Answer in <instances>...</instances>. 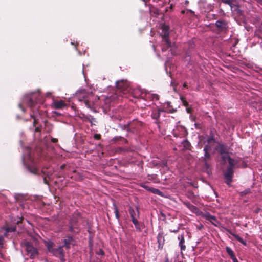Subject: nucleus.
Masks as SVG:
<instances>
[{"mask_svg": "<svg viewBox=\"0 0 262 262\" xmlns=\"http://www.w3.org/2000/svg\"><path fill=\"white\" fill-rule=\"evenodd\" d=\"M83 102L87 107L90 108H93L94 106V103L93 102L87 99L84 100Z\"/></svg>", "mask_w": 262, "mask_h": 262, "instance_id": "obj_26", "label": "nucleus"}, {"mask_svg": "<svg viewBox=\"0 0 262 262\" xmlns=\"http://www.w3.org/2000/svg\"><path fill=\"white\" fill-rule=\"evenodd\" d=\"M233 236L239 242H240L241 243H242L244 245H246V242L245 241H244L242 237L239 236L238 235H237V234H233Z\"/></svg>", "mask_w": 262, "mask_h": 262, "instance_id": "obj_27", "label": "nucleus"}, {"mask_svg": "<svg viewBox=\"0 0 262 262\" xmlns=\"http://www.w3.org/2000/svg\"><path fill=\"white\" fill-rule=\"evenodd\" d=\"M201 216L208 221H209L212 225L215 226H217V224H219V222L217 220L216 217L211 215L209 212H201Z\"/></svg>", "mask_w": 262, "mask_h": 262, "instance_id": "obj_9", "label": "nucleus"}, {"mask_svg": "<svg viewBox=\"0 0 262 262\" xmlns=\"http://www.w3.org/2000/svg\"><path fill=\"white\" fill-rule=\"evenodd\" d=\"M164 112V110L161 108H159L157 110H155L152 111L151 113V117L156 120V121H158L160 115H161V112Z\"/></svg>", "mask_w": 262, "mask_h": 262, "instance_id": "obj_15", "label": "nucleus"}, {"mask_svg": "<svg viewBox=\"0 0 262 262\" xmlns=\"http://www.w3.org/2000/svg\"><path fill=\"white\" fill-rule=\"evenodd\" d=\"M258 3L262 5V0H256Z\"/></svg>", "mask_w": 262, "mask_h": 262, "instance_id": "obj_59", "label": "nucleus"}, {"mask_svg": "<svg viewBox=\"0 0 262 262\" xmlns=\"http://www.w3.org/2000/svg\"><path fill=\"white\" fill-rule=\"evenodd\" d=\"M180 99L182 101L184 106H185L186 107H187L188 106L189 104H188V102L186 101L185 97H184L183 96H181Z\"/></svg>", "mask_w": 262, "mask_h": 262, "instance_id": "obj_34", "label": "nucleus"}, {"mask_svg": "<svg viewBox=\"0 0 262 262\" xmlns=\"http://www.w3.org/2000/svg\"><path fill=\"white\" fill-rule=\"evenodd\" d=\"M151 192H152L154 194L162 195V192L158 189L152 188V189H151Z\"/></svg>", "mask_w": 262, "mask_h": 262, "instance_id": "obj_32", "label": "nucleus"}, {"mask_svg": "<svg viewBox=\"0 0 262 262\" xmlns=\"http://www.w3.org/2000/svg\"><path fill=\"white\" fill-rule=\"evenodd\" d=\"M51 141H52V142H53L54 143H56L58 142V139L56 138H52Z\"/></svg>", "mask_w": 262, "mask_h": 262, "instance_id": "obj_47", "label": "nucleus"}, {"mask_svg": "<svg viewBox=\"0 0 262 262\" xmlns=\"http://www.w3.org/2000/svg\"><path fill=\"white\" fill-rule=\"evenodd\" d=\"M226 251L227 253L228 254V255L230 256L232 260L236 257L233 251L229 247L227 246L226 247Z\"/></svg>", "mask_w": 262, "mask_h": 262, "instance_id": "obj_21", "label": "nucleus"}, {"mask_svg": "<svg viewBox=\"0 0 262 262\" xmlns=\"http://www.w3.org/2000/svg\"><path fill=\"white\" fill-rule=\"evenodd\" d=\"M82 222V217L78 212H74L70 221L69 231L71 232H78L75 229H78L81 223Z\"/></svg>", "mask_w": 262, "mask_h": 262, "instance_id": "obj_3", "label": "nucleus"}, {"mask_svg": "<svg viewBox=\"0 0 262 262\" xmlns=\"http://www.w3.org/2000/svg\"><path fill=\"white\" fill-rule=\"evenodd\" d=\"M207 144H211L215 142V139L213 137H210L207 140Z\"/></svg>", "mask_w": 262, "mask_h": 262, "instance_id": "obj_35", "label": "nucleus"}, {"mask_svg": "<svg viewBox=\"0 0 262 262\" xmlns=\"http://www.w3.org/2000/svg\"><path fill=\"white\" fill-rule=\"evenodd\" d=\"M211 159V155L209 152H204V156L201 158V161L204 164L203 169L208 174L211 173L210 164L209 162Z\"/></svg>", "mask_w": 262, "mask_h": 262, "instance_id": "obj_5", "label": "nucleus"}, {"mask_svg": "<svg viewBox=\"0 0 262 262\" xmlns=\"http://www.w3.org/2000/svg\"><path fill=\"white\" fill-rule=\"evenodd\" d=\"M215 149L220 155H224L229 154L230 147L226 144L220 143Z\"/></svg>", "mask_w": 262, "mask_h": 262, "instance_id": "obj_11", "label": "nucleus"}, {"mask_svg": "<svg viewBox=\"0 0 262 262\" xmlns=\"http://www.w3.org/2000/svg\"><path fill=\"white\" fill-rule=\"evenodd\" d=\"M4 238L3 236H0V246H2L4 244Z\"/></svg>", "mask_w": 262, "mask_h": 262, "instance_id": "obj_45", "label": "nucleus"}, {"mask_svg": "<svg viewBox=\"0 0 262 262\" xmlns=\"http://www.w3.org/2000/svg\"><path fill=\"white\" fill-rule=\"evenodd\" d=\"M73 240V238L71 236H68L67 238L63 241L64 245L67 249L70 248V244L71 241Z\"/></svg>", "mask_w": 262, "mask_h": 262, "instance_id": "obj_20", "label": "nucleus"}, {"mask_svg": "<svg viewBox=\"0 0 262 262\" xmlns=\"http://www.w3.org/2000/svg\"><path fill=\"white\" fill-rule=\"evenodd\" d=\"M43 182L45 184H47V185H49V182L48 181V180H47V178L46 177H45L43 178Z\"/></svg>", "mask_w": 262, "mask_h": 262, "instance_id": "obj_49", "label": "nucleus"}, {"mask_svg": "<svg viewBox=\"0 0 262 262\" xmlns=\"http://www.w3.org/2000/svg\"><path fill=\"white\" fill-rule=\"evenodd\" d=\"M85 119L91 123V125H95L94 122H96V119L93 116L89 115V116L85 117Z\"/></svg>", "mask_w": 262, "mask_h": 262, "instance_id": "obj_28", "label": "nucleus"}, {"mask_svg": "<svg viewBox=\"0 0 262 262\" xmlns=\"http://www.w3.org/2000/svg\"><path fill=\"white\" fill-rule=\"evenodd\" d=\"M225 230H226V231L228 233H229L230 234L232 235V236H233V234H234V233H233L232 232V231H231L230 229H227V228H225Z\"/></svg>", "mask_w": 262, "mask_h": 262, "instance_id": "obj_48", "label": "nucleus"}, {"mask_svg": "<svg viewBox=\"0 0 262 262\" xmlns=\"http://www.w3.org/2000/svg\"><path fill=\"white\" fill-rule=\"evenodd\" d=\"M28 170L29 171L34 174H38V169L34 166H29Z\"/></svg>", "mask_w": 262, "mask_h": 262, "instance_id": "obj_23", "label": "nucleus"}, {"mask_svg": "<svg viewBox=\"0 0 262 262\" xmlns=\"http://www.w3.org/2000/svg\"><path fill=\"white\" fill-rule=\"evenodd\" d=\"M162 33L161 37L162 38L163 42H165L167 46H171V42L169 38V27L168 25L163 24L161 26Z\"/></svg>", "mask_w": 262, "mask_h": 262, "instance_id": "obj_6", "label": "nucleus"}, {"mask_svg": "<svg viewBox=\"0 0 262 262\" xmlns=\"http://www.w3.org/2000/svg\"><path fill=\"white\" fill-rule=\"evenodd\" d=\"M215 25L216 27L220 31H225L228 27L227 22L224 20H218L216 21Z\"/></svg>", "mask_w": 262, "mask_h": 262, "instance_id": "obj_12", "label": "nucleus"}, {"mask_svg": "<svg viewBox=\"0 0 262 262\" xmlns=\"http://www.w3.org/2000/svg\"><path fill=\"white\" fill-rule=\"evenodd\" d=\"M186 111L188 113H191L192 112V108L188 107L186 108Z\"/></svg>", "mask_w": 262, "mask_h": 262, "instance_id": "obj_54", "label": "nucleus"}, {"mask_svg": "<svg viewBox=\"0 0 262 262\" xmlns=\"http://www.w3.org/2000/svg\"><path fill=\"white\" fill-rule=\"evenodd\" d=\"M143 187L145 189H146V190H148V191L151 192V189H152V187H149V186H148L147 185H144V186H143Z\"/></svg>", "mask_w": 262, "mask_h": 262, "instance_id": "obj_44", "label": "nucleus"}, {"mask_svg": "<svg viewBox=\"0 0 262 262\" xmlns=\"http://www.w3.org/2000/svg\"><path fill=\"white\" fill-rule=\"evenodd\" d=\"M221 155V160L223 164H225L226 163L227 160L228 161V160L231 158L229 156V154H226L224 155Z\"/></svg>", "mask_w": 262, "mask_h": 262, "instance_id": "obj_25", "label": "nucleus"}, {"mask_svg": "<svg viewBox=\"0 0 262 262\" xmlns=\"http://www.w3.org/2000/svg\"><path fill=\"white\" fill-rule=\"evenodd\" d=\"M18 107L23 111V112H25V108L21 104H18Z\"/></svg>", "mask_w": 262, "mask_h": 262, "instance_id": "obj_52", "label": "nucleus"}, {"mask_svg": "<svg viewBox=\"0 0 262 262\" xmlns=\"http://www.w3.org/2000/svg\"><path fill=\"white\" fill-rule=\"evenodd\" d=\"M97 254L99 255H103L104 254V252L102 249H100V250L97 253Z\"/></svg>", "mask_w": 262, "mask_h": 262, "instance_id": "obj_46", "label": "nucleus"}, {"mask_svg": "<svg viewBox=\"0 0 262 262\" xmlns=\"http://www.w3.org/2000/svg\"><path fill=\"white\" fill-rule=\"evenodd\" d=\"M238 43V40H236V41L235 42V43L234 44V46H235V45Z\"/></svg>", "mask_w": 262, "mask_h": 262, "instance_id": "obj_63", "label": "nucleus"}, {"mask_svg": "<svg viewBox=\"0 0 262 262\" xmlns=\"http://www.w3.org/2000/svg\"><path fill=\"white\" fill-rule=\"evenodd\" d=\"M164 262H169L168 257L167 256L165 257V260Z\"/></svg>", "mask_w": 262, "mask_h": 262, "instance_id": "obj_57", "label": "nucleus"}, {"mask_svg": "<svg viewBox=\"0 0 262 262\" xmlns=\"http://www.w3.org/2000/svg\"><path fill=\"white\" fill-rule=\"evenodd\" d=\"M21 246L26 250L27 254L31 259H34L38 255L37 249L33 247L32 243L27 240H24L21 242Z\"/></svg>", "mask_w": 262, "mask_h": 262, "instance_id": "obj_2", "label": "nucleus"}, {"mask_svg": "<svg viewBox=\"0 0 262 262\" xmlns=\"http://www.w3.org/2000/svg\"><path fill=\"white\" fill-rule=\"evenodd\" d=\"M154 98H155L157 100L159 99V96L157 95H156L155 96H154Z\"/></svg>", "mask_w": 262, "mask_h": 262, "instance_id": "obj_60", "label": "nucleus"}, {"mask_svg": "<svg viewBox=\"0 0 262 262\" xmlns=\"http://www.w3.org/2000/svg\"><path fill=\"white\" fill-rule=\"evenodd\" d=\"M32 118L34 119L33 125L34 126H35L38 122V119L37 118V117H34Z\"/></svg>", "mask_w": 262, "mask_h": 262, "instance_id": "obj_38", "label": "nucleus"}, {"mask_svg": "<svg viewBox=\"0 0 262 262\" xmlns=\"http://www.w3.org/2000/svg\"><path fill=\"white\" fill-rule=\"evenodd\" d=\"M67 106V104L63 100H54L52 104V107L55 109H62Z\"/></svg>", "mask_w": 262, "mask_h": 262, "instance_id": "obj_13", "label": "nucleus"}, {"mask_svg": "<svg viewBox=\"0 0 262 262\" xmlns=\"http://www.w3.org/2000/svg\"><path fill=\"white\" fill-rule=\"evenodd\" d=\"M36 97L35 95L27 96L24 99V102L30 108L32 113L30 114L31 118L38 117L42 114V111H40L39 106L36 100Z\"/></svg>", "mask_w": 262, "mask_h": 262, "instance_id": "obj_1", "label": "nucleus"}, {"mask_svg": "<svg viewBox=\"0 0 262 262\" xmlns=\"http://www.w3.org/2000/svg\"><path fill=\"white\" fill-rule=\"evenodd\" d=\"M45 168H43L42 169V173L44 174V175H46L47 176V177H49L51 174V173H49V172H47L46 171H45Z\"/></svg>", "mask_w": 262, "mask_h": 262, "instance_id": "obj_43", "label": "nucleus"}, {"mask_svg": "<svg viewBox=\"0 0 262 262\" xmlns=\"http://www.w3.org/2000/svg\"><path fill=\"white\" fill-rule=\"evenodd\" d=\"M142 125V122L137 120H134L132 122L127 124L126 129L127 131L135 132L137 131Z\"/></svg>", "mask_w": 262, "mask_h": 262, "instance_id": "obj_8", "label": "nucleus"}, {"mask_svg": "<svg viewBox=\"0 0 262 262\" xmlns=\"http://www.w3.org/2000/svg\"><path fill=\"white\" fill-rule=\"evenodd\" d=\"M157 242L158 243V249H162L163 247L165 238L163 232H159L157 237Z\"/></svg>", "mask_w": 262, "mask_h": 262, "instance_id": "obj_14", "label": "nucleus"}, {"mask_svg": "<svg viewBox=\"0 0 262 262\" xmlns=\"http://www.w3.org/2000/svg\"><path fill=\"white\" fill-rule=\"evenodd\" d=\"M189 195H188V197L189 198V199H191L192 197L194 196V194L193 193H192V192H190L189 193Z\"/></svg>", "mask_w": 262, "mask_h": 262, "instance_id": "obj_50", "label": "nucleus"}, {"mask_svg": "<svg viewBox=\"0 0 262 262\" xmlns=\"http://www.w3.org/2000/svg\"><path fill=\"white\" fill-rule=\"evenodd\" d=\"M54 244L53 242L49 241L47 242L46 244V247L48 250V251L51 253L52 250H53L55 248H54Z\"/></svg>", "mask_w": 262, "mask_h": 262, "instance_id": "obj_22", "label": "nucleus"}, {"mask_svg": "<svg viewBox=\"0 0 262 262\" xmlns=\"http://www.w3.org/2000/svg\"><path fill=\"white\" fill-rule=\"evenodd\" d=\"M127 86V84L126 82L123 80L118 81L116 82V87L117 89L120 90H124Z\"/></svg>", "mask_w": 262, "mask_h": 262, "instance_id": "obj_18", "label": "nucleus"}, {"mask_svg": "<svg viewBox=\"0 0 262 262\" xmlns=\"http://www.w3.org/2000/svg\"><path fill=\"white\" fill-rule=\"evenodd\" d=\"M179 240V246L180 247L181 251L186 250V246L185 245V238L184 234L179 235L178 237Z\"/></svg>", "mask_w": 262, "mask_h": 262, "instance_id": "obj_17", "label": "nucleus"}, {"mask_svg": "<svg viewBox=\"0 0 262 262\" xmlns=\"http://www.w3.org/2000/svg\"><path fill=\"white\" fill-rule=\"evenodd\" d=\"M211 146L207 144L206 145H205L204 147V152H209L210 150H211Z\"/></svg>", "mask_w": 262, "mask_h": 262, "instance_id": "obj_36", "label": "nucleus"}, {"mask_svg": "<svg viewBox=\"0 0 262 262\" xmlns=\"http://www.w3.org/2000/svg\"><path fill=\"white\" fill-rule=\"evenodd\" d=\"M51 253H52L53 255L58 257L61 262L66 261L64 258V252L62 246H59L57 248H55L53 250H52Z\"/></svg>", "mask_w": 262, "mask_h": 262, "instance_id": "obj_7", "label": "nucleus"}, {"mask_svg": "<svg viewBox=\"0 0 262 262\" xmlns=\"http://www.w3.org/2000/svg\"><path fill=\"white\" fill-rule=\"evenodd\" d=\"M115 139L116 140H123L124 143H125V144H126V143H127L128 142V141H127L126 139H124V138H123V137H120V136H119V137H116L115 138Z\"/></svg>", "mask_w": 262, "mask_h": 262, "instance_id": "obj_37", "label": "nucleus"}, {"mask_svg": "<svg viewBox=\"0 0 262 262\" xmlns=\"http://www.w3.org/2000/svg\"><path fill=\"white\" fill-rule=\"evenodd\" d=\"M119 150H124V149L123 148H119Z\"/></svg>", "mask_w": 262, "mask_h": 262, "instance_id": "obj_64", "label": "nucleus"}, {"mask_svg": "<svg viewBox=\"0 0 262 262\" xmlns=\"http://www.w3.org/2000/svg\"><path fill=\"white\" fill-rule=\"evenodd\" d=\"M183 86H184V87H185V88H187V84L185 83L183 84Z\"/></svg>", "mask_w": 262, "mask_h": 262, "instance_id": "obj_61", "label": "nucleus"}, {"mask_svg": "<svg viewBox=\"0 0 262 262\" xmlns=\"http://www.w3.org/2000/svg\"><path fill=\"white\" fill-rule=\"evenodd\" d=\"M179 228H178L177 229L170 230L171 232L177 233L179 231Z\"/></svg>", "mask_w": 262, "mask_h": 262, "instance_id": "obj_53", "label": "nucleus"}, {"mask_svg": "<svg viewBox=\"0 0 262 262\" xmlns=\"http://www.w3.org/2000/svg\"><path fill=\"white\" fill-rule=\"evenodd\" d=\"M182 144L184 148L186 149H189L191 146L190 143L186 140L183 141V142H182Z\"/></svg>", "mask_w": 262, "mask_h": 262, "instance_id": "obj_29", "label": "nucleus"}, {"mask_svg": "<svg viewBox=\"0 0 262 262\" xmlns=\"http://www.w3.org/2000/svg\"><path fill=\"white\" fill-rule=\"evenodd\" d=\"M173 5L171 4L169 8H170V9L172 10L173 9Z\"/></svg>", "mask_w": 262, "mask_h": 262, "instance_id": "obj_62", "label": "nucleus"}, {"mask_svg": "<svg viewBox=\"0 0 262 262\" xmlns=\"http://www.w3.org/2000/svg\"><path fill=\"white\" fill-rule=\"evenodd\" d=\"M5 231L7 233L14 232L16 230L15 227H6L5 228Z\"/></svg>", "mask_w": 262, "mask_h": 262, "instance_id": "obj_33", "label": "nucleus"}, {"mask_svg": "<svg viewBox=\"0 0 262 262\" xmlns=\"http://www.w3.org/2000/svg\"><path fill=\"white\" fill-rule=\"evenodd\" d=\"M165 105H166V110H164V112H167L168 113H173L177 111L176 108H172V106L171 105L170 102H166L165 103Z\"/></svg>", "mask_w": 262, "mask_h": 262, "instance_id": "obj_19", "label": "nucleus"}, {"mask_svg": "<svg viewBox=\"0 0 262 262\" xmlns=\"http://www.w3.org/2000/svg\"><path fill=\"white\" fill-rule=\"evenodd\" d=\"M164 43L165 45V46H164L162 47V52L166 51L167 50V49L170 47V46L168 47L167 45L165 42H164Z\"/></svg>", "mask_w": 262, "mask_h": 262, "instance_id": "obj_41", "label": "nucleus"}, {"mask_svg": "<svg viewBox=\"0 0 262 262\" xmlns=\"http://www.w3.org/2000/svg\"><path fill=\"white\" fill-rule=\"evenodd\" d=\"M66 166V165L65 164H63L60 166V169L63 170L65 168Z\"/></svg>", "mask_w": 262, "mask_h": 262, "instance_id": "obj_56", "label": "nucleus"}, {"mask_svg": "<svg viewBox=\"0 0 262 262\" xmlns=\"http://www.w3.org/2000/svg\"><path fill=\"white\" fill-rule=\"evenodd\" d=\"M233 262H238L237 259L235 257L232 259Z\"/></svg>", "mask_w": 262, "mask_h": 262, "instance_id": "obj_58", "label": "nucleus"}, {"mask_svg": "<svg viewBox=\"0 0 262 262\" xmlns=\"http://www.w3.org/2000/svg\"><path fill=\"white\" fill-rule=\"evenodd\" d=\"M234 173L233 169L230 167H227L226 172L224 173V178L225 179V183L229 186L232 181V178Z\"/></svg>", "mask_w": 262, "mask_h": 262, "instance_id": "obj_10", "label": "nucleus"}, {"mask_svg": "<svg viewBox=\"0 0 262 262\" xmlns=\"http://www.w3.org/2000/svg\"><path fill=\"white\" fill-rule=\"evenodd\" d=\"M41 130V127H36L35 129V132H40Z\"/></svg>", "mask_w": 262, "mask_h": 262, "instance_id": "obj_51", "label": "nucleus"}, {"mask_svg": "<svg viewBox=\"0 0 262 262\" xmlns=\"http://www.w3.org/2000/svg\"><path fill=\"white\" fill-rule=\"evenodd\" d=\"M153 164L155 166H160V162H153Z\"/></svg>", "mask_w": 262, "mask_h": 262, "instance_id": "obj_55", "label": "nucleus"}, {"mask_svg": "<svg viewBox=\"0 0 262 262\" xmlns=\"http://www.w3.org/2000/svg\"><path fill=\"white\" fill-rule=\"evenodd\" d=\"M167 162L166 161H162L160 162V166L161 167H167Z\"/></svg>", "mask_w": 262, "mask_h": 262, "instance_id": "obj_39", "label": "nucleus"}, {"mask_svg": "<svg viewBox=\"0 0 262 262\" xmlns=\"http://www.w3.org/2000/svg\"><path fill=\"white\" fill-rule=\"evenodd\" d=\"M251 193V190L250 188H247L243 191L239 192V194L241 196H244L248 194Z\"/></svg>", "mask_w": 262, "mask_h": 262, "instance_id": "obj_31", "label": "nucleus"}, {"mask_svg": "<svg viewBox=\"0 0 262 262\" xmlns=\"http://www.w3.org/2000/svg\"><path fill=\"white\" fill-rule=\"evenodd\" d=\"M94 138L96 140H100L101 139V135L99 134H95L94 136Z\"/></svg>", "mask_w": 262, "mask_h": 262, "instance_id": "obj_42", "label": "nucleus"}, {"mask_svg": "<svg viewBox=\"0 0 262 262\" xmlns=\"http://www.w3.org/2000/svg\"><path fill=\"white\" fill-rule=\"evenodd\" d=\"M229 166L227 167H230L232 169H233L235 165L237 163V161H235L234 159H232L230 158L228 160Z\"/></svg>", "mask_w": 262, "mask_h": 262, "instance_id": "obj_24", "label": "nucleus"}, {"mask_svg": "<svg viewBox=\"0 0 262 262\" xmlns=\"http://www.w3.org/2000/svg\"><path fill=\"white\" fill-rule=\"evenodd\" d=\"M114 213L115 214V216H116V219H117L118 220H119L120 215H119V210H118L117 206L115 204H114Z\"/></svg>", "mask_w": 262, "mask_h": 262, "instance_id": "obj_30", "label": "nucleus"}, {"mask_svg": "<svg viewBox=\"0 0 262 262\" xmlns=\"http://www.w3.org/2000/svg\"><path fill=\"white\" fill-rule=\"evenodd\" d=\"M183 203L193 213H196L199 212V210L198 208L191 204L189 202L183 201Z\"/></svg>", "mask_w": 262, "mask_h": 262, "instance_id": "obj_16", "label": "nucleus"}, {"mask_svg": "<svg viewBox=\"0 0 262 262\" xmlns=\"http://www.w3.org/2000/svg\"><path fill=\"white\" fill-rule=\"evenodd\" d=\"M224 3L231 5L232 4V0H221Z\"/></svg>", "mask_w": 262, "mask_h": 262, "instance_id": "obj_40", "label": "nucleus"}, {"mask_svg": "<svg viewBox=\"0 0 262 262\" xmlns=\"http://www.w3.org/2000/svg\"><path fill=\"white\" fill-rule=\"evenodd\" d=\"M136 210H135L132 207H129L128 209V212L130 214L131 220L134 225L135 226L136 229L139 231H141L140 225L139 222L138 221V218L140 216V211L139 207H136Z\"/></svg>", "mask_w": 262, "mask_h": 262, "instance_id": "obj_4", "label": "nucleus"}]
</instances>
